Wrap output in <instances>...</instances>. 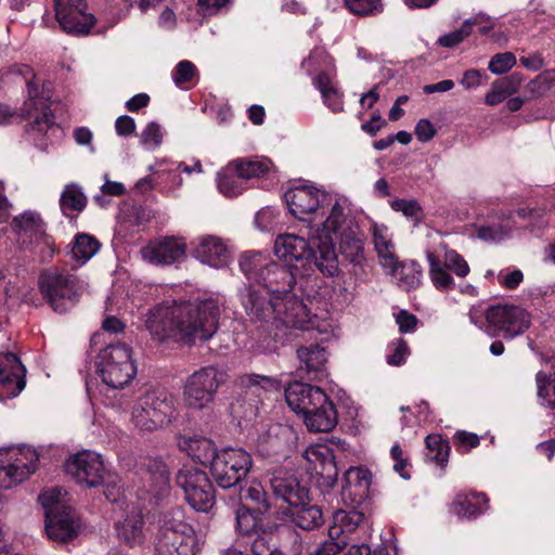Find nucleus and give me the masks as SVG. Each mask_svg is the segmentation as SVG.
Returning <instances> with one entry per match:
<instances>
[{
	"instance_id": "nucleus-30",
	"label": "nucleus",
	"mask_w": 555,
	"mask_h": 555,
	"mask_svg": "<svg viewBox=\"0 0 555 555\" xmlns=\"http://www.w3.org/2000/svg\"><path fill=\"white\" fill-rule=\"evenodd\" d=\"M515 228L513 214L491 217L476 229V236L487 243H499L508 238Z\"/></svg>"
},
{
	"instance_id": "nucleus-27",
	"label": "nucleus",
	"mask_w": 555,
	"mask_h": 555,
	"mask_svg": "<svg viewBox=\"0 0 555 555\" xmlns=\"http://www.w3.org/2000/svg\"><path fill=\"white\" fill-rule=\"evenodd\" d=\"M300 370H305L310 379L322 380L326 377L327 352L319 345L300 347L297 350Z\"/></svg>"
},
{
	"instance_id": "nucleus-39",
	"label": "nucleus",
	"mask_w": 555,
	"mask_h": 555,
	"mask_svg": "<svg viewBox=\"0 0 555 555\" xmlns=\"http://www.w3.org/2000/svg\"><path fill=\"white\" fill-rule=\"evenodd\" d=\"M217 186L227 197H236L246 189L244 179L236 173L234 163H229L217 176Z\"/></svg>"
},
{
	"instance_id": "nucleus-28",
	"label": "nucleus",
	"mask_w": 555,
	"mask_h": 555,
	"mask_svg": "<svg viewBox=\"0 0 555 555\" xmlns=\"http://www.w3.org/2000/svg\"><path fill=\"white\" fill-rule=\"evenodd\" d=\"M305 459L310 464V470L336 481L338 470L333 451L327 446L315 444L307 448Z\"/></svg>"
},
{
	"instance_id": "nucleus-45",
	"label": "nucleus",
	"mask_w": 555,
	"mask_h": 555,
	"mask_svg": "<svg viewBox=\"0 0 555 555\" xmlns=\"http://www.w3.org/2000/svg\"><path fill=\"white\" fill-rule=\"evenodd\" d=\"M260 514L251 512L245 506H241L236 511V531L244 535L256 534L262 530Z\"/></svg>"
},
{
	"instance_id": "nucleus-46",
	"label": "nucleus",
	"mask_w": 555,
	"mask_h": 555,
	"mask_svg": "<svg viewBox=\"0 0 555 555\" xmlns=\"http://www.w3.org/2000/svg\"><path fill=\"white\" fill-rule=\"evenodd\" d=\"M279 540L280 534L274 530L262 529L256 533V538L251 543V552L254 555H275Z\"/></svg>"
},
{
	"instance_id": "nucleus-3",
	"label": "nucleus",
	"mask_w": 555,
	"mask_h": 555,
	"mask_svg": "<svg viewBox=\"0 0 555 555\" xmlns=\"http://www.w3.org/2000/svg\"><path fill=\"white\" fill-rule=\"evenodd\" d=\"M285 202L296 218L308 221L312 237L323 220H334L341 209H348L350 202L346 196L328 193L314 186L300 185L285 192Z\"/></svg>"
},
{
	"instance_id": "nucleus-60",
	"label": "nucleus",
	"mask_w": 555,
	"mask_h": 555,
	"mask_svg": "<svg viewBox=\"0 0 555 555\" xmlns=\"http://www.w3.org/2000/svg\"><path fill=\"white\" fill-rule=\"evenodd\" d=\"M346 542L339 539H332L330 535L326 540L321 542L312 552L308 555H336L345 550Z\"/></svg>"
},
{
	"instance_id": "nucleus-6",
	"label": "nucleus",
	"mask_w": 555,
	"mask_h": 555,
	"mask_svg": "<svg viewBox=\"0 0 555 555\" xmlns=\"http://www.w3.org/2000/svg\"><path fill=\"white\" fill-rule=\"evenodd\" d=\"M176 415V399L163 388L144 391L131 409V422L137 428L145 431H153L170 424Z\"/></svg>"
},
{
	"instance_id": "nucleus-53",
	"label": "nucleus",
	"mask_w": 555,
	"mask_h": 555,
	"mask_svg": "<svg viewBox=\"0 0 555 555\" xmlns=\"http://www.w3.org/2000/svg\"><path fill=\"white\" fill-rule=\"evenodd\" d=\"M196 73L195 65L190 61H181L177 64L172 72L173 82L180 87L188 89Z\"/></svg>"
},
{
	"instance_id": "nucleus-34",
	"label": "nucleus",
	"mask_w": 555,
	"mask_h": 555,
	"mask_svg": "<svg viewBox=\"0 0 555 555\" xmlns=\"http://www.w3.org/2000/svg\"><path fill=\"white\" fill-rule=\"evenodd\" d=\"M488 500L483 493H459L451 504V512L460 518H472L487 509Z\"/></svg>"
},
{
	"instance_id": "nucleus-51",
	"label": "nucleus",
	"mask_w": 555,
	"mask_h": 555,
	"mask_svg": "<svg viewBox=\"0 0 555 555\" xmlns=\"http://www.w3.org/2000/svg\"><path fill=\"white\" fill-rule=\"evenodd\" d=\"M139 138L145 150L155 151L163 143L164 130L159 124L151 121L141 131Z\"/></svg>"
},
{
	"instance_id": "nucleus-13",
	"label": "nucleus",
	"mask_w": 555,
	"mask_h": 555,
	"mask_svg": "<svg viewBox=\"0 0 555 555\" xmlns=\"http://www.w3.org/2000/svg\"><path fill=\"white\" fill-rule=\"evenodd\" d=\"M38 452L30 447L0 449V488L11 489L27 480L37 469Z\"/></svg>"
},
{
	"instance_id": "nucleus-16",
	"label": "nucleus",
	"mask_w": 555,
	"mask_h": 555,
	"mask_svg": "<svg viewBox=\"0 0 555 555\" xmlns=\"http://www.w3.org/2000/svg\"><path fill=\"white\" fill-rule=\"evenodd\" d=\"M177 483L183 490L189 505L207 513L215 504V491L207 474L196 467L183 466L177 475Z\"/></svg>"
},
{
	"instance_id": "nucleus-37",
	"label": "nucleus",
	"mask_w": 555,
	"mask_h": 555,
	"mask_svg": "<svg viewBox=\"0 0 555 555\" xmlns=\"http://www.w3.org/2000/svg\"><path fill=\"white\" fill-rule=\"evenodd\" d=\"M387 271L395 276L398 285L405 291L421 285L423 271L416 261H406L401 264L397 261L396 269Z\"/></svg>"
},
{
	"instance_id": "nucleus-50",
	"label": "nucleus",
	"mask_w": 555,
	"mask_h": 555,
	"mask_svg": "<svg viewBox=\"0 0 555 555\" xmlns=\"http://www.w3.org/2000/svg\"><path fill=\"white\" fill-rule=\"evenodd\" d=\"M280 539H282V542H278V552L275 555H301L304 546L299 533L285 530L280 535Z\"/></svg>"
},
{
	"instance_id": "nucleus-35",
	"label": "nucleus",
	"mask_w": 555,
	"mask_h": 555,
	"mask_svg": "<svg viewBox=\"0 0 555 555\" xmlns=\"http://www.w3.org/2000/svg\"><path fill=\"white\" fill-rule=\"evenodd\" d=\"M522 82L519 74H512L492 82L490 91L485 96V103L494 106L503 102L507 96L516 93Z\"/></svg>"
},
{
	"instance_id": "nucleus-17",
	"label": "nucleus",
	"mask_w": 555,
	"mask_h": 555,
	"mask_svg": "<svg viewBox=\"0 0 555 555\" xmlns=\"http://www.w3.org/2000/svg\"><path fill=\"white\" fill-rule=\"evenodd\" d=\"M65 470L78 483L89 488L98 487L106 480V468L102 456L90 450L72 455L66 461Z\"/></svg>"
},
{
	"instance_id": "nucleus-43",
	"label": "nucleus",
	"mask_w": 555,
	"mask_h": 555,
	"mask_svg": "<svg viewBox=\"0 0 555 555\" xmlns=\"http://www.w3.org/2000/svg\"><path fill=\"white\" fill-rule=\"evenodd\" d=\"M430 251L441 255L442 264L457 276L465 278L469 273L467 261L457 251L448 248L447 245L441 244Z\"/></svg>"
},
{
	"instance_id": "nucleus-33",
	"label": "nucleus",
	"mask_w": 555,
	"mask_h": 555,
	"mask_svg": "<svg viewBox=\"0 0 555 555\" xmlns=\"http://www.w3.org/2000/svg\"><path fill=\"white\" fill-rule=\"evenodd\" d=\"M146 467L149 475L146 491L157 502L170 493L169 473L166 464L156 459L150 460Z\"/></svg>"
},
{
	"instance_id": "nucleus-24",
	"label": "nucleus",
	"mask_w": 555,
	"mask_h": 555,
	"mask_svg": "<svg viewBox=\"0 0 555 555\" xmlns=\"http://www.w3.org/2000/svg\"><path fill=\"white\" fill-rule=\"evenodd\" d=\"M372 481L370 470L361 466L349 467L344 474L341 490L343 499H349L351 503L358 504L366 498Z\"/></svg>"
},
{
	"instance_id": "nucleus-2",
	"label": "nucleus",
	"mask_w": 555,
	"mask_h": 555,
	"mask_svg": "<svg viewBox=\"0 0 555 555\" xmlns=\"http://www.w3.org/2000/svg\"><path fill=\"white\" fill-rule=\"evenodd\" d=\"M219 315V305L212 298L194 302H163L149 312L145 325L157 341L194 344L212 337Z\"/></svg>"
},
{
	"instance_id": "nucleus-52",
	"label": "nucleus",
	"mask_w": 555,
	"mask_h": 555,
	"mask_svg": "<svg viewBox=\"0 0 555 555\" xmlns=\"http://www.w3.org/2000/svg\"><path fill=\"white\" fill-rule=\"evenodd\" d=\"M409 353L406 341L402 338H398L388 345L386 361L389 365L399 366L405 362Z\"/></svg>"
},
{
	"instance_id": "nucleus-15",
	"label": "nucleus",
	"mask_w": 555,
	"mask_h": 555,
	"mask_svg": "<svg viewBox=\"0 0 555 555\" xmlns=\"http://www.w3.org/2000/svg\"><path fill=\"white\" fill-rule=\"evenodd\" d=\"M486 333L492 337L502 334L514 338L525 333L530 326V314L513 305H496L486 309Z\"/></svg>"
},
{
	"instance_id": "nucleus-1",
	"label": "nucleus",
	"mask_w": 555,
	"mask_h": 555,
	"mask_svg": "<svg viewBox=\"0 0 555 555\" xmlns=\"http://www.w3.org/2000/svg\"><path fill=\"white\" fill-rule=\"evenodd\" d=\"M293 233L280 234L273 254L248 250L241 255L238 266L247 283L240 288V301L254 323L276 324L298 330L314 327V315L295 293L296 263L305 270L318 269L333 278L338 274V257L330 242Z\"/></svg>"
},
{
	"instance_id": "nucleus-8",
	"label": "nucleus",
	"mask_w": 555,
	"mask_h": 555,
	"mask_svg": "<svg viewBox=\"0 0 555 555\" xmlns=\"http://www.w3.org/2000/svg\"><path fill=\"white\" fill-rule=\"evenodd\" d=\"M349 211L350 207L341 209L334 220H323L317 229L320 234L315 237L330 242L334 248L335 242H338L341 255L353 264L361 266L365 260L364 241Z\"/></svg>"
},
{
	"instance_id": "nucleus-4",
	"label": "nucleus",
	"mask_w": 555,
	"mask_h": 555,
	"mask_svg": "<svg viewBox=\"0 0 555 555\" xmlns=\"http://www.w3.org/2000/svg\"><path fill=\"white\" fill-rule=\"evenodd\" d=\"M288 406L302 416L309 431L327 433L337 424V413L333 402L320 388L295 382L285 389Z\"/></svg>"
},
{
	"instance_id": "nucleus-57",
	"label": "nucleus",
	"mask_w": 555,
	"mask_h": 555,
	"mask_svg": "<svg viewBox=\"0 0 555 555\" xmlns=\"http://www.w3.org/2000/svg\"><path fill=\"white\" fill-rule=\"evenodd\" d=\"M40 217L31 211H26L14 218V227L18 233H33L40 227Z\"/></svg>"
},
{
	"instance_id": "nucleus-9",
	"label": "nucleus",
	"mask_w": 555,
	"mask_h": 555,
	"mask_svg": "<svg viewBox=\"0 0 555 555\" xmlns=\"http://www.w3.org/2000/svg\"><path fill=\"white\" fill-rule=\"evenodd\" d=\"M39 289L50 305L59 313L72 309L83 292V282L66 269L50 268L40 274Z\"/></svg>"
},
{
	"instance_id": "nucleus-32",
	"label": "nucleus",
	"mask_w": 555,
	"mask_h": 555,
	"mask_svg": "<svg viewBox=\"0 0 555 555\" xmlns=\"http://www.w3.org/2000/svg\"><path fill=\"white\" fill-rule=\"evenodd\" d=\"M117 535L120 541L129 545H139L145 539L143 515L140 509H132L122 521L116 525Z\"/></svg>"
},
{
	"instance_id": "nucleus-29",
	"label": "nucleus",
	"mask_w": 555,
	"mask_h": 555,
	"mask_svg": "<svg viewBox=\"0 0 555 555\" xmlns=\"http://www.w3.org/2000/svg\"><path fill=\"white\" fill-rule=\"evenodd\" d=\"M178 444L193 461L203 465L209 464L210 467L219 452L210 439L201 436H183Z\"/></svg>"
},
{
	"instance_id": "nucleus-36",
	"label": "nucleus",
	"mask_w": 555,
	"mask_h": 555,
	"mask_svg": "<svg viewBox=\"0 0 555 555\" xmlns=\"http://www.w3.org/2000/svg\"><path fill=\"white\" fill-rule=\"evenodd\" d=\"M100 242L87 233L76 234L70 244V259L77 267L87 263L100 249Z\"/></svg>"
},
{
	"instance_id": "nucleus-21",
	"label": "nucleus",
	"mask_w": 555,
	"mask_h": 555,
	"mask_svg": "<svg viewBox=\"0 0 555 555\" xmlns=\"http://www.w3.org/2000/svg\"><path fill=\"white\" fill-rule=\"evenodd\" d=\"M193 254L201 262L212 268H223L231 261L227 242L216 235H203L194 241Z\"/></svg>"
},
{
	"instance_id": "nucleus-10",
	"label": "nucleus",
	"mask_w": 555,
	"mask_h": 555,
	"mask_svg": "<svg viewBox=\"0 0 555 555\" xmlns=\"http://www.w3.org/2000/svg\"><path fill=\"white\" fill-rule=\"evenodd\" d=\"M66 492L61 488L41 492L38 500L44 508L46 532L56 542H68L77 537L80 525L65 501Z\"/></svg>"
},
{
	"instance_id": "nucleus-20",
	"label": "nucleus",
	"mask_w": 555,
	"mask_h": 555,
	"mask_svg": "<svg viewBox=\"0 0 555 555\" xmlns=\"http://www.w3.org/2000/svg\"><path fill=\"white\" fill-rule=\"evenodd\" d=\"M26 369L12 352L0 353V400L16 397L25 387Z\"/></svg>"
},
{
	"instance_id": "nucleus-7",
	"label": "nucleus",
	"mask_w": 555,
	"mask_h": 555,
	"mask_svg": "<svg viewBox=\"0 0 555 555\" xmlns=\"http://www.w3.org/2000/svg\"><path fill=\"white\" fill-rule=\"evenodd\" d=\"M28 99L21 107V116L29 124L26 127L27 134L35 144L46 150L52 138H59L62 129L55 124L54 115L47 98L39 95L38 88L31 79H27Z\"/></svg>"
},
{
	"instance_id": "nucleus-62",
	"label": "nucleus",
	"mask_w": 555,
	"mask_h": 555,
	"mask_svg": "<svg viewBox=\"0 0 555 555\" xmlns=\"http://www.w3.org/2000/svg\"><path fill=\"white\" fill-rule=\"evenodd\" d=\"M454 441L457 450L461 452H468L473 448L478 447L480 442L477 435L467 431H457L454 435Z\"/></svg>"
},
{
	"instance_id": "nucleus-26",
	"label": "nucleus",
	"mask_w": 555,
	"mask_h": 555,
	"mask_svg": "<svg viewBox=\"0 0 555 555\" xmlns=\"http://www.w3.org/2000/svg\"><path fill=\"white\" fill-rule=\"evenodd\" d=\"M293 438V431L284 425H273L270 429L259 436L257 451L261 456L283 454L288 450Z\"/></svg>"
},
{
	"instance_id": "nucleus-42",
	"label": "nucleus",
	"mask_w": 555,
	"mask_h": 555,
	"mask_svg": "<svg viewBox=\"0 0 555 555\" xmlns=\"http://www.w3.org/2000/svg\"><path fill=\"white\" fill-rule=\"evenodd\" d=\"M238 385L245 389L246 395L250 393L256 397L278 388V382L274 378L257 374L242 375L238 378Z\"/></svg>"
},
{
	"instance_id": "nucleus-12",
	"label": "nucleus",
	"mask_w": 555,
	"mask_h": 555,
	"mask_svg": "<svg viewBox=\"0 0 555 555\" xmlns=\"http://www.w3.org/2000/svg\"><path fill=\"white\" fill-rule=\"evenodd\" d=\"M227 380L228 373L219 366L208 365L194 371L188 376L183 387L186 405L197 410L208 408Z\"/></svg>"
},
{
	"instance_id": "nucleus-48",
	"label": "nucleus",
	"mask_w": 555,
	"mask_h": 555,
	"mask_svg": "<svg viewBox=\"0 0 555 555\" xmlns=\"http://www.w3.org/2000/svg\"><path fill=\"white\" fill-rule=\"evenodd\" d=\"M426 459L430 462H435L438 465H443L448 461L449 446L441 436L428 435L426 437Z\"/></svg>"
},
{
	"instance_id": "nucleus-11",
	"label": "nucleus",
	"mask_w": 555,
	"mask_h": 555,
	"mask_svg": "<svg viewBox=\"0 0 555 555\" xmlns=\"http://www.w3.org/2000/svg\"><path fill=\"white\" fill-rule=\"evenodd\" d=\"M96 373L102 382L113 389H121L137 375L132 350L125 344H112L100 351Z\"/></svg>"
},
{
	"instance_id": "nucleus-14",
	"label": "nucleus",
	"mask_w": 555,
	"mask_h": 555,
	"mask_svg": "<svg viewBox=\"0 0 555 555\" xmlns=\"http://www.w3.org/2000/svg\"><path fill=\"white\" fill-rule=\"evenodd\" d=\"M251 456L241 448H225L218 452L210 472L219 487L228 489L238 485L248 474Z\"/></svg>"
},
{
	"instance_id": "nucleus-23",
	"label": "nucleus",
	"mask_w": 555,
	"mask_h": 555,
	"mask_svg": "<svg viewBox=\"0 0 555 555\" xmlns=\"http://www.w3.org/2000/svg\"><path fill=\"white\" fill-rule=\"evenodd\" d=\"M365 515L357 509H337L333 513L332 524L328 527V534L332 539H339L346 542V546L353 543L358 530L365 527Z\"/></svg>"
},
{
	"instance_id": "nucleus-19",
	"label": "nucleus",
	"mask_w": 555,
	"mask_h": 555,
	"mask_svg": "<svg viewBox=\"0 0 555 555\" xmlns=\"http://www.w3.org/2000/svg\"><path fill=\"white\" fill-rule=\"evenodd\" d=\"M144 261L155 266L180 263L186 256V244L182 238L166 236L150 242L140 250Z\"/></svg>"
},
{
	"instance_id": "nucleus-41",
	"label": "nucleus",
	"mask_w": 555,
	"mask_h": 555,
	"mask_svg": "<svg viewBox=\"0 0 555 555\" xmlns=\"http://www.w3.org/2000/svg\"><path fill=\"white\" fill-rule=\"evenodd\" d=\"M296 511L292 515L293 522L304 529L313 530L323 522L322 511L315 505L307 504V501L299 505L294 506Z\"/></svg>"
},
{
	"instance_id": "nucleus-38",
	"label": "nucleus",
	"mask_w": 555,
	"mask_h": 555,
	"mask_svg": "<svg viewBox=\"0 0 555 555\" xmlns=\"http://www.w3.org/2000/svg\"><path fill=\"white\" fill-rule=\"evenodd\" d=\"M426 258L429 264V278L434 286L441 292L453 289L455 286L454 279L442 264L441 255L427 250Z\"/></svg>"
},
{
	"instance_id": "nucleus-31",
	"label": "nucleus",
	"mask_w": 555,
	"mask_h": 555,
	"mask_svg": "<svg viewBox=\"0 0 555 555\" xmlns=\"http://www.w3.org/2000/svg\"><path fill=\"white\" fill-rule=\"evenodd\" d=\"M335 76V73H319L312 83L320 91L324 105L336 114L344 111V93L339 90Z\"/></svg>"
},
{
	"instance_id": "nucleus-49",
	"label": "nucleus",
	"mask_w": 555,
	"mask_h": 555,
	"mask_svg": "<svg viewBox=\"0 0 555 555\" xmlns=\"http://www.w3.org/2000/svg\"><path fill=\"white\" fill-rule=\"evenodd\" d=\"M245 499L255 504L254 511L258 514L268 513L272 506L263 486L257 481H253L245 490Z\"/></svg>"
},
{
	"instance_id": "nucleus-58",
	"label": "nucleus",
	"mask_w": 555,
	"mask_h": 555,
	"mask_svg": "<svg viewBox=\"0 0 555 555\" xmlns=\"http://www.w3.org/2000/svg\"><path fill=\"white\" fill-rule=\"evenodd\" d=\"M278 218V209L274 207H264L256 214L255 224L260 231H270L275 227Z\"/></svg>"
},
{
	"instance_id": "nucleus-22",
	"label": "nucleus",
	"mask_w": 555,
	"mask_h": 555,
	"mask_svg": "<svg viewBox=\"0 0 555 555\" xmlns=\"http://www.w3.org/2000/svg\"><path fill=\"white\" fill-rule=\"evenodd\" d=\"M270 488L276 500L289 506H299L308 501V489L284 470H275L269 477Z\"/></svg>"
},
{
	"instance_id": "nucleus-61",
	"label": "nucleus",
	"mask_w": 555,
	"mask_h": 555,
	"mask_svg": "<svg viewBox=\"0 0 555 555\" xmlns=\"http://www.w3.org/2000/svg\"><path fill=\"white\" fill-rule=\"evenodd\" d=\"M524 280V274L519 269H505L501 270L498 274V281L499 283L507 288V289H515L519 286V284Z\"/></svg>"
},
{
	"instance_id": "nucleus-44",
	"label": "nucleus",
	"mask_w": 555,
	"mask_h": 555,
	"mask_svg": "<svg viewBox=\"0 0 555 555\" xmlns=\"http://www.w3.org/2000/svg\"><path fill=\"white\" fill-rule=\"evenodd\" d=\"M301 66L308 75H312L317 70L335 73L333 59L321 48L312 50L309 56L302 61Z\"/></svg>"
},
{
	"instance_id": "nucleus-25",
	"label": "nucleus",
	"mask_w": 555,
	"mask_h": 555,
	"mask_svg": "<svg viewBox=\"0 0 555 555\" xmlns=\"http://www.w3.org/2000/svg\"><path fill=\"white\" fill-rule=\"evenodd\" d=\"M370 231L380 266L385 270L396 269L398 257L396 255V246L392 242V235L388 227L384 223L371 221Z\"/></svg>"
},
{
	"instance_id": "nucleus-56",
	"label": "nucleus",
	"mask_w": 555,
	"mask_h": 555,
	"mask_svg": "<svg viewBox=\"0 0 555 555\" xmlns=\"http://www.w3.org/2000/svg\"><path fill=\"white\" fill-rule=\"evenodd\" d=\"M472 21H465L460 29L441 36L438 43L446 48H453L460 44L472 33Z\"/></svg>"
},
{
	"instance_id": "nucleus-55",
	"label": "nucleus",
	"mask_w": 555,
	"mask_h": 555,
	"mask_svg": "<svg viewBox=\"0 0 555 555\" xmlns=\"http://www.w3.org/2000/svg\"><path fill=\"white\" fill-rule=\"evenodd\" d=\"M516 64V56L512 52L498 53L489 62L488 68L492 74L502 75Z\"/></svg>"
},
{
	"instance_id": "nucleus-40",
	"label": "nucleus",
	"mask_w": 555,
	"mask_h": 555,
	"mask_svg": "<svg viewBox=\"0 0 555 555\" xmlns=\"http://www.w3.org/2000/svg\"><path fill=\"white\" fill-rule=\"evenodd\" d=\"M87 204V196L82 189L77 183H69L65 185L60 197V208L65 216H70L73 212H80L85 209Z\"/></svg>"
},
{
	"instance_id": "nucleus-5",
	"label": "nucleus",
	"mask_w": 555,
	"mask_h": 555,
	"mask_svg": "<svg viewBox=\"0 0 555 555\" xmlns=\"http://www.w3.org/2000/svg\"><path fill=\"white\" fill-rule=\"evenodd\" d=\"M197 537L194 528L184 520L181 507L164 512L159 518L156 555H195Z\"/></svg>"
},
{
	"instance_id": "nucleus-59",
	"label": "nucleus",
	"mask_w": 555,
	"mask_h": 555,
	"mask_svg": "<svg viewBox=\"0 0 555 555\" xmlns=\"http://www.w3.org/2000/svg\"><path fill=\"white\" fill-rule=\"evenodd\" d=\"M516 214L521 219L527 220L529 225L533 228H543L547 223L544 219V208H519Z\"/></svg>"
},
{
	"instance_id": "nucleus-64",
	"label": "nucleus",
	"mask_w": 555,
	"mask_h": 555,
	"mask_svg": "<svg viewBox=\"0 0 555 555\" xmlns=\"http://www.w3.org/2000/svg\"><path fill=\"white\" fill-rule=\"evenodd\" d=\"M116 133L120 137H129L135 131L134 119L128 115L119 116L115 121Z\"/></svg>"
},
{
	"instance_id": "nucleus-63",
	"label": "nucleus",
	"mask_w": 555,
	"mask_h": 555,
	"mask_svg": "<svg viewBox=\"0 0 555 555\" xmlns=\"http://www.w3.org/2000/svg\"><path fill=\"white\" fill-rule=\"evenodd\" d=\"M390 207L410 218H417L421 211V207L415 201L393 199Z\"/></svg>"
},
{
	"instance_id": "nucleus-18",
	"label": "nucleus",
	"mask_w": 555,
	"mask_h": 555,
	"mask_svg": "<svg viewBox=\"0 0 555 555\" xmlns=\"http://www.w3.org/2000/svg\"><path fill=\"white\" fill-rule=\"evenodd\" d=\"M56 20L68 34L86 35L94 25L95 17L88 14L87 0H54Z\"/></svg>"
},
{
	"instance_id": "nucleus-54",
	"label": "nucleus",
	"mask_w": 555,
	"mask_h": 555,
	"mask_svg": "<svg viewBox=\"0 0 555 555\" xmlns=\"http://www.w3.org/2000/svg\"><path fill=\"white\" fill-rule=\"evenodd\" d=\"M346 8L356 15H371L382 9L380 0H344Z\"/></svg>"
},
{
	"instance_id": "nucleus-47",
	"label": "nucleus",
	"mask_w": 555,
	"mask_h": 555,
	"mask_svg": "<svg viewBox=\"0 0 555 555\" xmlns=\"http://www.w3.org/2000/svg\"><path fill=\"white\" fill-rule=\"evenodd\" d=\"M236 173L244 180L258 178L269 171L271 163L267 159H235Z\"/></svg>"
}]
</instances>
